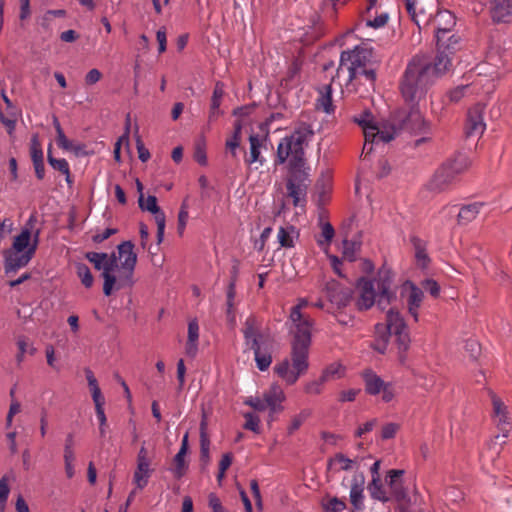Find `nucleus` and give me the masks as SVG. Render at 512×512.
I'll return each mask as SVG.
<instances>
[{
    "mask_svg": "<svg viewBox=\"0 0 512 512\" xmlns=\"http://www.w3.org/2000/svg\"><path fill=\"white\" fill-rule=\"evenodd\" d=\"M365 482V477L362 473L359 475H355L353 478V482L351 484L350 490V502L353 505L354 509L362 510L363 509V485Z\"/></svg>",
    "mask_w": 512,
    "mask_h": 512,
    "instance_id": "bb28decb",
    "label": "nucleus"
},
{
    "mask_svg": "<svg viewBox=\"0 0 512 512\" xmlns=\"http://www.w3.org/2000/svg\"><path fill=\"white\" fill-rule=\"evenodd\" d=\"M194 159L201 166L207 165L206 143H205V140L203 138L199 139L195 143Z\"/></svg>",
    "mask_w": 512,
    "mask_h": 512,
    "instance_id": "a18cd8bd",
    "label": "nucleus"
},
{
    "mask_svg": "<svg viewBox=\"0 0 512 512\" xmlns=\"http://www.w3.org/2000/svg\"><path fill=\"white\" fill-rule=\"evenodd\" d=\"M320 224L322 228L321 236L324 238V241L317 239V243L319 245H323L324 243L329 244L335 235L334 228L329 222H321Z\"/></svg>",
    "mask_w": 512,
    "mask_h": 512,
    "instance_id": "5fc2aeb1",
    "label": "nucleus"
},
{
    "mask_svg": "<svg viewBox=\"0 0 512 512\" xmlns=\"http://www.w3.org/2000/svg\"><path fill=\"white\" fill-rule=\"evenodd\" d=\"M199 325L196 319L188 323V339L186 343V354L195 357L198 351Z\"/></svg>",
    "mask_w": 512,
    "mask_h": 512,
    "instance_id": "7c9ffc66",
    "label": "nucleus"
},
{
    "mask_svg": "<svg viewBox=\"0 0 512 512\" xmlns=\"http://www.w3.org/2000/svg\"><path fill=\"white\" fill-rule=\"evenodd\" d=\"M408 108L395 111L391 117V130L394 135L397 131H407L412 134L428 133L429 123L422 116L418 102L409 103Z\"/></svg>",
    "mask_w": 512,
    "mask_h": 512,
    "instance_id": "423d86ee",
    "label": "nucleus"
},
{
    "mask_svg": "<svg viewBox=\"0 0 512 512\" xmlns=\"http://www.w3.org/2000/svg\"><path fill=\"white\" fill-rule=\"evenodd\" d=\"M187 220H188V204H187L186 200H184L181 204L180 211L178 214L177 230L180 235H182L185 230Z\"/></svg>",
    "mask_w": 512,
    "mask_h": 512,
    "instance_id": "864d4df0",
    "label": "nucleus"
},
{
    "mask_svg": "<svg viewBox=\"0 0 512 512\" xmlns=\"http://www.w3.org/2000/svg\"><path fill=\"white\" fill-rule=\"evenodd\" d=\"M316 108L328 114L334 112V106L332 104L331 84L324 85L319 89V97L317 99Z\"/></svg>",
    "mask_w": 512,
    "mask_h": 512,
    "instance_id": "473e14b6",
    "label": "nucleus"
},
{
    "mask_svg": "<svg viewBox=\"0 0 512 512\" xmlns=\"http://www.w3.org/2000/svg\"><path fill=\"white\" fill-rule=\"evenodd\" d=\"M263 398L268 405L276 402H283L285 400V395L280 385L274 383L263 393Z\"/></svg>",
    "mask_w": 512,
    "mask_h": 512,
    "instance_id": "e433bc0d",
    "label": "nucleus"
},
{
    "mask_svg": "<svg viewBox=\"0 0 512 512\" xmlns=\"http://www.w3.org/2000/svg\"><path fill=\"white\" fill-rule=\"evenodd\" d=\"M308 305L306 299H299L289 314V334L291 335L290 359L285 358L274 367V372L288 385H293L309 368V350L312 343L313 319L301 310Z\"/></svg>",
    "mask_w": 512,
    "mask_h": 512,
    "instance_id": "f257e3e1",
    "label": "nucleus"
},
{
    "mask_svg": "<svg viewBox=\"0 0 512 512\" xmlns=\"http://www.w3.org/2000/svg\"><path fill=\"white\" fill-rule=\"evenodd\" d=\"M348 62L350 63L347 67L349 80L352 81L357 78L361 68L372 66L373 51L372 49L364 46H356L352 50L343 51L340 56V66L337 69V74H339L341 67L346 65Z\"/></svg>",
    "mask_w": 512,
    "mask_h": 512,
    "instance_id": "0eeeda50",
    "label": "nucleus"
},
{
    "mask_svg": "<svg viewBox=\"0 0 512 512\" xmlns=\"http://www.w3.org/2000/svg\"><path fill=\"white\" fill-rule=\"evenodd\" d=\"M243 334L247 347L253 345L254 339L258 342L264 338V335L259 332L258 322L255 316L251 315L246 319Z\"/></svg>",
    "mask_w": 512,
    "mask_h": 512,
    "instance_id": "c756f323",
    "label": "nucleus"
},
{
    "mask_svg": "<svg viewBox=\"0 0 512 512\" xmlns=\"http://www.w3.org/2000/svg\"><path fill=\"white\" fill-rule=\"evenodd\" d=\"M367 490L372 499L387 503L391 501L388 490L385 488L381 479H371L368 483Z\"/></svg>",
    "mask_w": 512,
    "mask_h": 512,
    "instance_id": "2f4dec72",
    "label": "nucleus"
},
{
    "mask_svg": "<svg viewBox=\"0 0 512 512\" xmlns=\"http://www.w3.org/2000/svg\"><path fill=\"white\" fill-rule=\"evenodd\" d=\"M391 336L395 337L398 361L404 366L407 362V352L411 343L409 329L400 312L392 308L386 314V322L375 325V339L371 347L378 353L384 354Z\"/></svg>",
    "mask_w": 512,
    "mask_h": 512,
    "instance_id": "f03ea898",
    "label": "nucleus"
},
{
    "mask_svg": "<svg viewBox=\"0 0 512 512\" xmlns=\"http://www.w3.org/2000/svg\"><path fill=\"white\" fill-rule=\"evenodd\" d=\"M459 179L443 163L436 169L426 187L432 193L448 191Z\"/></svg>",
    "mask_w": 512,
    "mask_h": 512,
    "instance_id": "2eb2a0df",
    "label": "nucleus"
},
{
    "mask_svg": "<svg viewBox=\"0 0 512 512\" xmlns=\"http://www.w3.org/2000/svg\"><path fill=\"white\" fill-rule=\"evenodd\" d=\"M85 258L94 265L96 270H103L105 267V259H107V253L104 252H87Z\"/></svg>",
    "mask_w": 512,
    "mask_h": 512,
    "instance_id": "49530a36",
    "label": "nucleus"
},
{
    "mask_svg": "<svg viewBox=\"0 0 512 512\" xmlns=\"http://www.w3.org/2000/svg\"><path fill=\"white\" fill-rule=\"evenodd\" d=\"M306 160H289L286 178L287 196L292 198L295 207H304L307 202V190L310 184L305 168Z\"/></svg>",
    "mask_w": 512,
    "mask_h": 512,
    "instance_id": "39448f33",
    "label": "nucleus"
},
{
    "mask_svg": "<svg viewBox=\"0 0 512 512\" xmlns=\"http://www.w3.org/2000/svg\"><path fill=\"white\" fill-rule=\"evenodd\" d=\"M429 69L428 57L424 55H415L409 61L399 86L406 103L418 102L435 82Z\"/></svg>",
    "mask_w": 512,
    "mask_h": 512,
    "instance_id": "7ed1b4c3",
    "label": "nucleus"
},
{
    "mask_svg": "<svg viewBox=\"0 0 512 512\" xmlns=\"http://www.w3.org/2000/svg\"><path fill=\"white\" fill-rule=\"evenodd\" d=\"M40 230L37 229L33 236V243L23 254L8 250L4 253V269L6 274L15 273L22 267H25L35 254L39 243Z\"/></svg>",
    "mask_w": 512,
    "mask_h": 512,
    "instance_id": "9b49d317",
    "label": "nucleus"
},
{
    "mask_svg": "<svg viewBox=\"0 0 512 512\" xmlns=\"http://www.w3.org/2000/svg\"><path fill=\"white\" fill-rule=\"evenodd\" d=\"M298 236L299 233L297 229L293 225L288 224L284 227H280L277 237L282 247L292 248L294 247V238Z\"/></svg>",
    "mask_w": 512,
    "mask_h": 512,
    "instance_id": "f704fd0d",
    "label": "nucleus"
},
{
    "mask_svg": "<svg viewBox=\"0 0 512 512\" xmlns=\"http://www.w3.org/2000/svg\"><path fill=\"white\" fill-rule=\"evenodd\" d=\"M405 4V8L408 14L411 16V19L415 22V24L421 28V25H428L433 18V14L430 13L425 15L424 8L421 3L417 0H403Z\"/></svg>",
    "mask_w": 512,
    "mask_h": 512,
    "instance_id": "b1692460",
    "label": "nucleus"
},
{
    "mask_svg": "<svg viewBox=\"0 0 512 512\" xmlns=\"http://www.w3.org/2000/svg\"><path fill=\"white\" fill-rule=\"evenodd\" d=\"M224 95V84L222 82H217L215 84L213 95L211 98V105H213V109H219L221 105V99Z\"/></svg>",
    "mask_w": 512,
    "mask_h": 512,
    "instance_id": "6e6d98bb",
    "label": "nucleus"
},
{
    "mask_svg": "<svg viewBox=\"0 0 512 512\" xmlns=\"http://www.w3.org/2000/svg\"><path fill=\"white\" fill-rule=\"evenodd\" d=\"M492 404H493V417H497L501 414H508L507 406L495 394H492Z\"/></svg>",
    "mask_w": 512,
    "mask_h": 512,
    "instance_id": "69168bd1",
    "label": "nucleus"
},
{
    "mask_svg": "<svg viewBox=\"0 0 512 512\" xmlns=\"http://www.w3.org/2000/svg\"><path fill=\"white\" fill-rule=\"evenodd\" d=\"M422 288L428 292L434 298H437L440 294V286L433 279H425L421 282Z\"/></svg>",
    "mask_w": 512,
    "mask_h": 512,
    "instance_id": "052dcab7",
    "label": "nucleus"
},
{
    "mask_svg": "<svg viewBox=\"0 0 512 512\" xmlns=\"http://www.w3.org/2000/svg\"><path fill=\"white\" fill-rule=\"evenodd\" d=\"M314 136L311 124L299 121L295 124L290 136L281 140L277 148L276 164H283L290 157V160H306L305 147Z\"/></svg>",
    "mask_w": 512,
    "mask_h": 512,
    "instance_id": "20e7f679",
    "label": "nucleus"
},
{
    "mask_svg": "<svg viewBox=\"0 0 512 512\" xmlns=\"http://www.w3.org/2000/svg\"><path fill=\"white\" fill-rule=\"evenodd\" d=\"M37 222V218L34 214H32L28 221L26 222L25 227L22 229L21 233L14 238L12 248L16 252L26 251L30 245V239L32 234V228L34 224Z\"/></svg>",
    "mask_w": 512,
    "mask_h": 512,
    "instance_id": "393cba45",
    "label": "nucleus"
},
{
    "mask_svg": "<svg viewBox=\"0 0 512 512\" xmlns=\"http://www.w3.org/2000/svg\"><path fill=\"white\" fill-rule=\"evenodd\" d=\"M344 373V367L339 363H332L329 366H327L322 374V381H329L330 379L334 378H340L343 376Z\"/></svg>",
    "mask_w": 512,
    "mask_h": 512,
    "instance_id": "79ce46f5",
    "label": "nucleus"
},
{
    "mask_svg": "<svg viewBox=\"0 0 512 512\" xmlns=\"http://www.w3.org/2000/svg\"><path fill=\"white\" fill-rule=\"evenodd\" d=\"M484 206L485 204L483 202H473L461 205L456 217L457 225L467 226L472 223L478 217Z\"/></svg>",
    "mask_w": 512,
    "mask_h": 512,
    "instance_id": "4be33fe9",
    "label": "nucleus"
},
{
    "mask_svg": "<svg viewBox=\"0 0 512 512\" xmlns=\"http://www.w3.org/2000/svg\"><path fill=\"white\" fill-rule=\"evenodd\" d=\"M468 88V85L457 86L456 88L448 91L446 97L448 98L450 103H457L464 97L465 90Z\"/></svg>",
    "mask_w": 512,
    "mask_h": 512,
    "instance_id": "4d7b16f0",
    "label": "nucleus"
},
{
    "mask_svg": "<svg viewBox=\"0 0 512 512\" xmlns=\"http://www.w3.org/2000/svg\"><path fill=\"white\" fill-rule=\"evenodd\" d=\"M47 161L50 166L61 172L62 174H68L69 164L65 159H57L52 155V144L50 143L47 149Z\"/></svg>",
    "mask_w": 512,
    "mask_h": 512,
    "instance_id": "58836bf2",
    "label": "nucleus"
},
{
    "mask_svg": "<svg viewBox=\"0 0 512 512\" xmlns=\"http://www.w3.org/2000/svg\"><path fill=\"white\" fill-rule=\"evenodd\" d=\"M491 17L494 22H510L512 19V0H491Z\"/></svg>",
    "mask_w": 512,
    "mask_h": 512,
    "instance_id": "5701e85b",
    "label": "nucleus"
},
{
    "mask_svg": "<svg viewBox=\"0 0 512 512\" xmlns=\"http://www.w3.org/2000/svg\"><path fill=\"white\" fill-rule=\"evenodd\" d=\"M117 250L120 261V286H133V275L137 263L134 244L131 241H124L117 246Z\"/></svg>",
    "mask_w": 512,
    "mask_h": 512,
    "instance_id": "1a4fd4ad",
    "label": "nucleus"
},
{
    "mask_svg": "<svg viewBox=\"0 0 512 512\" xmlns=\"http://www.w3.org/2000/svg\"><path fill=\"white\" fill-rule=\"evenodd\" d=\"M250 142V153L249 156L246 157L245 161L248 164H252L254 162H259L260 165H263L264 159L260 155V147L262 146V141L257 134H251L249 137Z\"/></svg>",
    "mask_w": 512,
    "mask_h": 512,
    "instance_id": "c9c22d12",
    "label": "nucleus"
},
{
    "mask_svg": "<svg viewBox=\"0 0 512 512\" xmlns=\"http://www.w3.org/2000/svg\"><path fill=\"white\" fill-rule=\"evenodd\" d=\"M135 134H136L135 137H136V148H137V152H138V157L142 162H146L150 158V152L145 147V145L141 139V136L138 134V127L136 128Z\"/></svg>",
    "mask_w": 512,
    "mask_h": 512,
    "instance_id": "13d9d810",
    "label": "nucleus"
},
{
    "mask_svg": "<svg viewBox=\"0 0 512 512\" xmlns=\"http://www.w3.org/2000/svg\"><path fill=\"white\" fill-rule=\"evenodd\" d=\"M17 345H18V349H19V354L17 355L18 361H22L23 355L26 352L33 354L35 351V349L29 345L28 339L24 336H21L18 338Z\"/></svg>",
    "mask_w": 512,
    "mask_h": 512,
    "instance_id": "bf43d9fd",
    "label": "nucleus"
},
{
    "mask_svg": "<svg viewBox=\"0 0 512 512\" xmlns=\"http://www.w3.org/2000/svg\"><path fill=\"white\" fill-rule=\"evenodd\" d=\"M354 122L357 123L362 128L368 127L372 125L373 115L369 109L364 110L358 116H354Z\"/></svg>",
    "mask_w": 512,
    "mask_h": 512,
    "instance_id": "680f3d73",
    "label": "nucleus"
},
{
    "mask_svg": "<svg viewBox=\"0 0 512 512\" xmlns=\"http://www.w3.org/2000/svg\"><path fill=\"white\" fill-rule=\"evenodd\" d=\"M402 295L407 293V308L409 314L414 318L415 322L418 321V309L420 308L424 293L422 288L417 287L412 281L407 280L402 284Z\"/></svg>",
    "mask_w": 512,
    "mask_h": 512,
    "instance_id": "aec40b11",
    "label": "nucleus"
},
{
    "mask_svg": "<svg viewBox=\"0 0 512 512\" xmlns=\"http://www.w3.org/2000/svg\"><path fill=\"white\" fill-rule=\"evenodd\" d=\"M30 156L32 163L44 161L43 150L38 134H34L30 141Z\"/></svg>",
    "mask_w": 512,
    "mask_h": 512,
    "instance_id": "a19ab883",
    "label": "nucleus"
},
{
    "mask_svg": "<svg viewBox=\"0 0 512 512\" xmlns=\"http://www.w3.org/2000/svg\"><path fill=\"white\" fill-rule=\"evenodd\" d=\"M372 281L377 289V306L379 309L384 310L396 300V293L392 290L394 274L389 267L383 265L378 270L377 277Z\"/></svg>",
    "mask_w": 512,
    "mask_h": 512,
    "instance_id": "9d476101",
    "label": "nucleus"
},
{
    "mask_svg": "<svg viewBox=\"0 0 512 512\" xmlns=\"http://www.w3.org/2000/svg\"><path fill=\"white\" fill-rule=\"evenodd\" d=\"M443 164L447 165L453 175L459 179V176L469 169L471 161L466 154L458 152L445 160Z\"/></svg>",
    "mask_w": 512,
    "mask_h": 512,
    "instance_id": "a878e982",
    "label": "nucleus"
},
{
    "mask_svg": "<svg viewBox=\"0 0 512 512\" xmlns=\"http://www.w3.org/2000/svg\"><path fill=\"white\" fill-rule=\"evenodd\" d=\"M410 241L414 247L418 265L422 268H426L430 262V258L426 252V243L417 236H412Z\"/></svg>",
    "mask_w": 512,
    "mask_h": 512,
    "instance_id": "72a5a7b5",
    "label": "nucleus"
},
{
    "mask_svg": "<svg viewBox=\"0 0 512 512\" xmlns=\"http://www.w3.org/2000/svg\"><path fill=\"white\" fill-rule=\"evenodd\" d=\"M326 512H341L346 509V503L338 497L331 498L326 504H323Z\"/></svg>",
    "mask_w": 512,
    "mask_h": 512,
    "instance_id": "603ef678",
    "label": "nucleus"
},
{
    "mask_svg": "<svg viewBox=\"0 0 512 512\" xmlns=\"http://www.w3.org/2000/svg\"><path fill=\"white\" fill-rule=\"evenodd\" d=\"M311 415L312 411L310 409H303L299 414L293 416L287 429L288 434L292 435Z\"/></svg>",
    "mask_w": 512,
    "mask_h": 512,
    "instance_id": "37998d69",
    "label": "nucleus"
},
{
    "mask_svg": "<svg viewBox=\"0 0 512 512\" xmlns=\"http://www.w3.org/2000/svg\"><path fill=\"white\" fill-rule=\"evenodd\" d=\"M400 426L397 423H387L382 427L381 438L383 440H389L396 436Z\"/></svg>",
    "mask_w": 512,
    "mask_h": 512,
    "instance_id": "0e129e2a",
    "label": "nucleus"
},
{
    "mask_svg": "<svg viewBox=\"0 0 512 512\" xmlns=\"http://www.w3.org/2000/svg\"><path fill=\"white\" fill-rule=\"evenodd\" d=\"M360 249V243L355 241H343V254L349 261L355 260V254Z\"/></svg>",
    "mask_w": 512,
    "mask_h": 512,
    "instance_id": "3c124183",
    "label": "nucleus"
},
{
    "mask_svg": "<svg viewBox=\"0 0 512 512\" xmlns=\"http://www.w3.org/2000/svg\"><path fill=\"white\" fill-rule=\"evenodd\" d=\"M405 471L401 469H391L387 471L385 476V484L388 487V494L391 497V501L395 502H410V496L408 489L405 487L403 482V475Z\"/></svg>",
    "mask_w": 512,
    "mask_h": 512,
    "instance_id": "ddd939ff",
    "label": "nucleus"
},
{
    "mask_svg": "<svg viewBox=\"0 0 512 512\" xmlns=\"http://www.w3.org/2000/svg\"><path fill=\"white\" fill-rule=\"evenodd\" d=\"M210 463V439L200 441V468L206 470Z\"/></svg>",
    "mask_w": 512,
    "mask_h": 512,
    "instance_id": "de8ad7c7",
    "label": "nucleus"
},
{
    "mask_svg": "<svg viewBox=\"0 0 512 512\" xmlns=\"http://www.w3.org/2000/svg\"><path fill=\"white\" fill-rule=\"evenodd\" d=\"M362 377L365 383V391L369 395H378L381 392V389L384 388L386 384L380 376H378L371 369H367L362 373Z\"/></svg>",
    "mask_w": 512,
    "mask_h": 512,
    "instance_id": "c85d7f7f",
    "label": "nucleus"
},
{
    "mask_svg": "<svg viewBox=\"0 0 512 512\" xmlns=\"http://www.w3.org/2000/svg\"><path fill=\"white\" fill-rule=\"evenodd\" d=\"M244 404L252 407L257 411H264L267 409V404L264 398L260 397H249L244 401Z\"/></svg>",
    "mask_w": 512,
    "mask_h": 512,
    "instance_id": "338daca9",
    "label": "nucleus"
},
{
    "mask_svg": "<svg viewBox=\"0 0 512 512\" xmlns=\"http://www.w3.org/2000/svg\"><path fill=\"white\" fill-rule=\"evenodd\" d=\"M357 288L359 290V297L356 305L360 311L368 310L373 305H377V291L372 280L365 277L359 278Z\"/></svg>",
    "mask_w": 512,
    "mask_h": 512,
    "instance_id": "6ab92c4d",
    "label": "nucleus"
},
{
    "mask_svg": "<svg viewBox=\"0 0 512 512\" xmlns=\"http://www.w3.org/2000/svg\"><path fill=\"white\" fill-rule=\"evenodd\" d=\"M185 455L182 452H178L173 458V468L171 471L176 479H181L188 469V464L185 461Z\"/></svg>",
    "mask_w": 512,
    "mask_h": 512,
    "instance_id": "4c0bfd02",
    "label": "nucleus"
},
{
    "mask_svg": "<svg viewBox=\"0 0 512 512\" xmlns=\"http://www.w3.org/2000/svg\"><path fill=\"white\" fill-rule=\"evenodd\" d=\"M10 488L8 486V477L5 475L0 479V512L5 511Z\"/></svg>",
    "mask_w": 512,
    "mask_h": 512,
    "instance_id": "8fccbe9b",
    "label": "nucleus"
},
{
    "mask_svg": "<svg viewBox=\"0 0 512 512\" xmlns=\"http://www.w3.org/2000/svg\"><path fill=\"white\" fill-rule=\"evenodd\" d=\"M326 292L329 301L337 308L346 307L352 299V290L341 286L336 281L327 284Z\"/></svg>",
    "mask_w": 512,
    "mask_h": 512,
    "instance_id": "412c9836",
    "label": "nucleus"
},
{
    "mask_svg": "<svg viewBox=\"0 0 512 512\" xmlns=\"http://www.w3.org/2000/svg\"><path fill=\"white\" fill-rule=\"evenodd\" d=\"M324 383L325 381H322V377L320 376L319 379L308 382L304 387V391L307 394L318 395L322 392Z\"/></svg>",
    "mask_w": 512,
    "mask_h": 512,
    "instance_id": "e2e57ef3",
    "label": "nucleus"
},
{
    "mask_svg": "<svg viewBox=\"0 0 512 512\" xmlns=\"http://www.w3.org/2000/svg\"><path fill=\"white\" fill-rule=\"evenodd\" d=\"M506 443V439H502V433L495 435L487 444L489 449L495 451L496 455H499L503 446Z\"/></svg>",
    "mask_w": 512,
    "mask_h": 512,
    "instance_id": "774afa93",
    "label": "nucleus"
},
{
    "mask_svg": "<svg viewBox=\"0 0 512 512\" xmlns=\"http://www.w3.org/2000/svg\"><path fill=\"white\" fill-rule=\"evenodd\" d=\"M484 112L485 105L482 103H477L468 110L464 127L466 137H480L484 133L486 129Z\"/></svg>",
    "mask_w": 512,
    "mask_h": 512,
    "instance_id": "dca6fc26",
    "label": "nucleus"
},
{
    "mask_svg": "<svg viewBox=\"0 0 512 512\" xmlns=\"http://www.w3.org/2000/svg\"><path fill=\"white\" fill-rule=\"evenodd\" d=\"M136 462L137 466L134 471L133 482L136 485V488L142 490L147 486L149 478L153 472V469L150 468L151 457L144 445H142L138 451Z\"/></svg>",
    "mask_w": 512,
    "mask_h": 512,
    "instance_id": "f3484780",
    "label": "nucleus"
},
{
    "mask_svg": "<svg viewBox=\"0 0 512 512\" xmlns=\"http://www.w3.org/2000/svg\"><path fill=\"white\" fill-rule=\"evenodd\" d=\"M118 256L113 252L111 255L107 254L105 259V267L101 276L104 279L103 293L105 296H110L113 290H121L130 288L131 286H120V266L118 265Z\"/></svg>",
    "mask_w": 512,
    "mask_h": 512,
    "instance_id": "f8f14e48",
    "label": "nucleus"
},
{
    "mask_svg": "<svg viewBox=\"0 0 512 512\" xmlns=\"http://www.w3.org/2000/svg\"><path fill=\"white\" fill-rule=\"evenodd\" d=\"M139 207L142 211H148L152 213L155 217V222L157 224V245L159 246L164 239V231L166 225V217L164 212L157 204L156 196L149 195L146 200H144V194H141L138 199Z\"/></svg>",
    "mask_w": 512,
    "mask_h": 512,
    "instance_id": "4468645a",
    "label": "nucleus"
},
{
    "mask_svg": "<svg viewBox=\"0 0 512 512\" xmlns=\"http://www.w3.org/2000/svg\"><path fill=\"white\" fill-rule=\"evenodd\" d=\"M244 418H245V424H244V429L246 430H250V431H253L254 433L256 434H259L260 433V419L257 415L253 414V413H245L244 414Z\"/></svg>",
    "mask_w": 512,
    "mask_h": 512,
    "instance_id": "09e8293b",
    "label": "nucleus"
},
{
    "mask_svg": "<svg viewBox=\"0 0 512 512\" xmlns=\"http://www.w3.org/2000/svg\"><path fill=\"white\" fill-rule=\"evenodd\" d=\"M448 33L449 27L438 29L436 34L437 55L434 61H430L428 58L430 74L433 76L434 80L444 75L451 67L450 54L447 52H451V49L454 47L446 43L445 38Z\"/></svg>",
    "mask_w": 512,
    "mask_h": 512,
    "instance_id": "6e6552de",
    "label": "nucleus"
},
{
    "mask_svg": "<svg viewBox=\"0 0 512 512\" xmlns=\"http://www.w3.org/2000/svg\"><path fill=\"white\" fill-rule=\"evenodd\" d=\"M253 350L257 368L260 371L267 370L272 363L273 340L264 337L258 342L254 339L253 345L248 347Z\"/></svg>",
    "mask_w": 512,
    "mask_h": 512,
    "instance_id": "a211bd4d",
    "label": "nucleus"
},
{
    "mask_svg": "<svg viewBox=\"0 0 512 512\" xmlns=\"http://www.w3.org/2000/svg\"><path fill=\"white\" fill-rule=\"evenodd\" d=\"M76 273L77 276L80 278L81 283L84 285L85 288H91L94 282L93 275L89 269V267L84 263H77L76 264Z\"/></svg>",
    "mask_w": 512,
    "mask_h": 512,
    "instance_id": "ea45409f",
    "label": "nucleus"
},
{
    "mask_svg": "<svg viewBox=\"0 0 512 512\" xmlns=\"http://www.w3.org/2000/svg\"><path fill=\"white\" fill-rule=\"evenodd\" d=\"M363 132L365 141L372 144L388 143L395 138L392 130H379L375 125L364 127Z\"/></svg>",
    "mask_w": 512,
    "mask_h": 512,
    "instance_id": "cd10ccee",
    "label": "nucleus"
},
{
    "mask_svg": "<svg viewBox=\"0 0 512 512\" xmlns=\"http://www.w3.org/2000/svg\"><path fill=\"white\" fill-rule=\"evenodd\" d=\"M493 421L498 430L502 433V439H506L511 431V422L509 421L508 414L493 417Z\"/></svg>",
    "mask_w": 512,
    "mask_h": 512,
    "instance_id": "c03bdc74",
    "label": "nucleus"
}]
</instances>
